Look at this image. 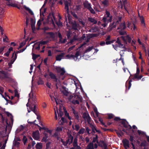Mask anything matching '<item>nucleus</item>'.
I'll return each instance as SVG.
<instances>
[{"label":"nucleus","instance_id":"obj_1","mask_svg":"<svg viewBox=\"0 0 149 149\" xmlns=\"http://www.w3.org/2000/svg\"><path fill=\"white\" fill-rule=\"evenodd\" d=\"M105 13L106 14L104 15L102 19L104 23L102 24V25L104 27L106 26L108 23L111 22L112 20V16L110 15V12L106 10Z\"/></svg>","mask_w":149,"mask_h":149},{"label":"nucleus","instance_id":"obj_2","mask_svg":"<svg viewBox=\"0 0 149 149\" xmlns=\"http://www.w3.org/2000/svg\"><path fill=\"white\" fill-rule=\"evenodd\" d=\"M84 122L90 125V126L93 132L95 133V131L96 130V128L93 124V121L87 112H84Z\"/></svg>","mask_w":149,"mask_h":149},{"label":"nucleus","instance_id":"obj_3","mask_svg":"<svg viewBox=\"0 0 149 149\" xmlns=\"http://www.w3.org/2000/svg\"><path fill=\"white\" fill-rule=\"evenodd\" d=\"M55 110V118L56 120L57 119V114L56 113V110L58 114V117L59 118L60 117V118L61 117V120L59 121V123L60 125H62L63 124V123H65L66 122V120L65 119L63 118L62 117V116H63V112L61 111V107L59 109V112H58L57 107H56V108H54V109Z\"/></svg>","mask_w":149,"mask_h":149},{"label":"nucleus","instance_id":"obj_4","mask_svg":"<svg viewBox=\"0 0 149 149\" xmlns=\"http://www.w3.org/2000/svg\"><path fill=\"white\" fill-rule=\"evenodd\" d=\"M73 99V100L71 101V102L74 104H79V102H81V97L78 95H74V96L73 95H70L69 99L71 100Z\"/></svg>","mask_w":149,"mask_h":149},{"label":"nucleus","instance_id":"obj_5","mask_svg":"<svg viewBox=\"0 0 149 149\" xmlns=\"http://www.w3.org/2000/svg\"><path fill=\"white\" fill-rule=\"evenodd\" d=\"M11 74L3 70L0 71V78L2 79H7L12 81L13 79L10 76Z\"/></svg>","mask_w":149,"mask_h":149},{"label":"nucleus","instance_id":"obj_6","mask_svg":"<svg viewBox=\"0 0 149 149\" xmlns=\"http://www.w3.org/2000/svg\"><path fill=\"white\" fill-rule=\"evenodd\" d=\"M86 8L91 13L93 14H95V12L94 10L92 8L91 4L88 2L87 1H84V9Z\"/></svg>","mask_w":149,"mask_h":149},{"label":"nucleus","instance_id":"obj_7","mask_svg":"<svg viewBox=\"0 0 149 149\" xmlns=\"http://www.w3.org/2000/svg\"><path fill=\"white\" fill-rule=\"evenodd\" d=\"M21 52L20 51H18L16 52H14L13 54L10 61L8 64V68H11L12 67V64L14 63L17 58V54L18 53Z\"/></svg>","mask_w":149,"mask_h":149},{"label":"nucleus","instance_id":"obj_8","mask_svg":"<svg viewBox=\"0 0 149 149\" xmlns=\"http://www.w3.org/2000/svg\"><path fill=\"white\" fill-rule=\"evenodd\" d=\"M48 42L47 41H42L40 42L39 43L35 44L33 47V48L37 50H39L40 47H42V48H44L45 47L44 46H42V45H45Z\"/></svg>","mask_w":149,"mask_h":149},{"label":"nucleus","instance_id":"obj_9","mask_svg":"<svg viewBox=\"0 0 149 149\" xmlns=\"http://www.w3.org/2000/svg\"><path fill=\"white\" fill-rule=\"evenodd\" d=\"M79 52H77L75 54V55L72 54H68L64 56V58L67 59H72L75 61H76L78 58V57L79 56Z\"/></svg>","mask_w":149,"mask_h":149},{"label":"nucleus","instance_id":"obj_10","mask_svg":"<svg viewBox=\"0 0 149 149\" xmlns=\"http://www.w3.org/2000/svg\"><path fill=\"white\" fill-rule=\"evenodd\" d=\"M30 100V99H29L28 103H27L26 105L27 107L29 106V109L28 108H27L28 112L29 113L31 111H33V112L36 115L37 113L36 111V105L33 104H31V105H30L29 103Z\"/></svg>","mask_w":149,"mask_h":149},{"label":"nucleus","instance_id":"obj_11","mask_svg":"<svg viewBox=\"0 0 149 149\" xmlns=\"http://www.w3.org/2000/svg\"><path fill=\"white\" fill-rule=\"evenodd\" d=\"M55 68L58 72L60 73V76H63L61 78L62 80H63L65 78L64 74L65 73L64 68H61L60 67H56Z\"/></svg>","mask_w":149,"mask_h":149},{"label":"nucleus","instance_id":"obj_12","mask_svg":"<svg viewBox=\"0 0 149 149\" xmlns=\"http://www.w3.org/2000/svg\"><path fill=\"white\" fill-rule=\"evenodd\" d=\"M49 76L51 78L54 80V81L56 82V86L57 88H58V86H59L61 85L60 81H57V79L55 75L52 73H50L49 74Z\"/></svg>","mask_w":149,"mask_h":149},{"label":"nucleus","instance_id":"obj_13","mask_svg":"<svg viewBox=\"0 0 149 149\" xmlns=\"http://www.w3.org/2000/svg\"><path fill=\"white\" fill-rule=\"evenodd\" d=\"M124 41L125 43L126 44L127 43V42H128L129 43H130L131 42L132 39L129 35H127L125 36H121L120 37Z\"/></svg>","mask_w":149,"mask_h":149},{"label":"nucleus","instance_id":"obj_14","mask_svg":"<svg viewBox=\"0 0 149 149\" xmlns=\"http://www.w3.org/2000/svg\"><path fill=\"white\" fill-rule=\"evenodd\" d=\"M53 18H54V21H55V19L54 16V15L52 14H49L47 19V22L51 23H52L53 24H54V21Z\"/></svg>","mask_w":149,"mask_h":149},{"label":"nucleus","instance_id":"obj_15","mask_svg":"<svg viewBox=\"0 0 149 149\" xmlns=\"http://www.w3.org/2000/svg\"><path fill=\"white\" fill-rule=\"evenodd\" d=\"M65 53L63 52L58 54L56 57V60L57 61H60L62 59H64Z\"/></svg>","mask_w":149,"mask_h":149},{"label":"nucleus","instance_id":"obj_16","mask_svg":"<svg viewBox=\"0 0 149 149\" xmlns=\"http://www.w3.org/2000/svg\"><path fill=\"white\" fill-rule=\"evenodd\" d=\"M122 121L121 122V123L123 125L124 127L126 128H127L129 130H131L132 127L130 125H127L126 124L125 121L126 120L125 119H122Z\"/></svg>","mask_w":149,"mask_h":149},{"label":"nucleus","instance_id":"obj_17","mask_svg":"<svg viewBox=\"0 0 149 149\" xmlns=\"http://www.w3.org/2000/svg\"><path fill=\"white\" fill-rule=\"evenodd\" d=\"M116 42L118 44L119 47H122L124 49V50H122V51H125L126 48L125 46H123V45L121 43L119 37L118 38L117 40L116 41Z\"/></svg>","mask_w":149,"mask_h":149},{"label":"nucleus","instance_id":"obj_18","mask_svg":"<svg viewBox=\"0 0 149 149\" xmlns=\"http://www.w3.org/2000/svg\"><path fill=\"white\" fill-rule=\"evenodd\" d=\"M39 132L37 131L35 132H34L33 134V139L36 140H38L40 138L39 135Z\"/></svg>","mask_w":149,"mask_h":149},{"label":"nucleus","instance_id":"obj_19","mask_svg":"<svg viewBox=\"0 0 149 149\" xmlns=\"http://www.w3.org/2000/svg\"><path fill=\"white\" fill-rule=\"evenodd\" d=\"M123 146L126 149H127L126 147L128 148H129L130 147V142L128 140L125 139V140L123 141Z\"/></svg>","mask_w":149,"mask_h":149},{"label":"nucleus","instance_id":"obj_20","mask_svg":"<svg viewBox=\"0 0 149 149\" xmlns=\"http://www.w3.org/2000/svg\"><path fill=\"white\" fill-rule=\"evenodd\" d=\"M116 27V25L115 24V22H113L112 23H110L108 28L109 31H111L114 28Z\"/></svg>","mask_w":149,"mask_h":149},{"label":"nucleus","instance_id":"obj_21","mask_svg":"<svg viewBox=\"0 0 149 149\" xmlns=\"http://www.w3.org/2000/svg\"><path fill=\"white\" fill-rule=\"evenodd\" d=\"M126 28L125 23H122L120 25L119 27L117 28L118 29H120V30H124Z\"/></svg>","mask_w":149,"mask_h":149},{"label":"nucleus","instance_id":"obj_22","mask_svg":"<svg viewBox=\"0 0 149 149\" xmlns=\"http://www.w3.org/2000/svg\"><path fill=\"white\" fill-rule=\"evenodd\" d=\"M77 140L76 138L74 139L73 143V146L74 147V148H75L76 149H80V147L77 145Z\"/></svg>","mask_w":149,"mask_h":149},{"label":"nucleus","instance_id":"obj_23","mask_svg":"<svg viewBox=\"0 0 149 149\" xmlns=\"http://www.w3.org/2000/svg\"><path fill=\"white\" fill-rule=\"evenodd\" d=\"M65 9L67 13H69V6H70V3L66 1L65 2Z\"/></svg>","mask_w":149,"mask_h":149},{"label":"nucleus","instance_id":"obj_24","mask_svg":"<svg viewBox=\"0 0 149 149\" xmlns=\"http://www.w3.org/2000/svg\"><path fill=\"white\" fill-rule=\"evenodd\" d=\"M58 36L59 38V42L61 43H64L66 41V39L64 38L63 39H62L61 35L60 33H58Z\"/></svg>","mask_w":149,"mask_h":149},{"label":"nucleus","instance_id":"obj_25","mask_svg":"<svg viewBox=\"0 0 149 149\" xmlns=\"http://www.w3.org/2000/svg\"><path fill=\"white\" fill-rule=\"evenodd\" d=\"M52 132V131L50 130H49L48 129H46L45 130V131L44 132V134L45 135L48 137L49 136H50L51 135V133Z\"/></svg>","mask_w":149,"mask_h":149},{"label":"nucleus","instance_id":"obj_26","mask_svg":"<svg viewBox=\"0 0 149 149\" xmlns=\"http://www.w3.org/2000/svg\"><path fill=\"white\" fill-rule=\"evenodd\" d=\"M23 8L27 11L31 15H34V13L31 10V9L29 8L26 7L25 5L23 6Z\"/></svg>","mask_w":149,"mask_h":149},{"label":"nucleus","instance_id":"obj_27","mask_svg":"<svg viewBox=\"0 0 149 149\" xmlns=\"http://www.w3.org/2000/svg\"><path fill=\"white\" fill-rule=\"evenodd\" d=\"M98 30V28L97 27L95 26L92 27L91 29L89 30V32L92 33L95 32Z\"/></svg>","mask_w":149,"mask_h":149},{"label":"nucleus","instance_id":"obj_28","mask_svg":"<svg viewBox=\"0 0 149 149\" xmlns=\"http://www.w3.org/2000/svg\"><path fill=\"white\" fill-rule=\"evenodd\" d=\"M132 81V80H130L128 82L127 81L125 84V86L126 88H127V86H128V90H129L130 87L131 86L132 84L131 83V82Z\"/></svg>","mask_w":149,"mask_h":149},{"label":"nucleus","instance_id":"obj_29","mask_svg":"<svg viewBox=\"0 0 149 149\" xmlns=\"http://www.w3.org/2000/svg\"><path fill=\"white\" fill-rule=\"evenodd\" d=\"M7 2V4L8 6H10L13 7H15V5L12 3V0H5Z\"/></svg>","mask_w":149,"mask_h":149},{"label":"nucleus","instance_id":"obj_30","mask_svg":"<svg viewBox=\"0 0 149 149\" xmlns=\"http://www.w3.org/2000/svg\"><path fill=\"white\" fill-rule=\"evenodd\" d=\"M42 147V144L41 143H38L36 145V149H41Z\"/></svg>","mask_w":149,"mask_h":149},{"label":"nucleus","instance_id":"obj_31","mask_svg":"<svg viewBox=\"0 0 149 149\" xmlns=\"http://www.w3.org/2000/svg\"><path fill=\"white\" fill-rule=\"evenodd\" d=\"M63 90L62 91V92L63 94L65 96H68L69 95V92L66 90L65 88H63Z\"/></svg>","mask_w":149,"mask_h":149},{"label":"nucleus","instance_id":"obj_32","mask_svg":"<svg viewBox=\"0 0 149 149\" xmlns=\"http://www.w3.org/2000/svg\"><path fill=\"white\" fill-rule=\"evenodd\" d=\"M73 140V137L71 135L69 136L68 138L66 140L68 143L70 144L72 142Z\"/></svg>","mask_w":149,"mask_h":149},{"label":"nucleus","instance_id":"obj_33","mask_svg":"<svg viewBox=\"0 0 149 149\" xmlns=\"http://www.w3.org/2000/svg\"><path fill=\"white\" fill-rule=\"evenodd\" d=\"M102 3L105 6H108L109 5V0H104L102 1Z\"/></svg>","mask_w":149,"mask_h":149},{"label":"nucleus","instance_id":"obj_34","mask_svg":"<svg viewBox=\"0 0 149 149\" xmlns=\"http://www.w3.org/2000/svg\"><path fill=\"white\" fill-rule=\"evenodd\" d=\"M88 20L89 21L93 23L94 24H96L97 23V21L93 18L89 17L88 18Z\"/></svg>","mask_w":149,"mask_h":149},{"label":"nucleus","instance_id":"obj_35","mask_svg":"<svg viewBox=\"0 0 149 149\" xmlns=\"http://www.w3.org/2000/svg\"><path fill=\"white\" fill-rule=\"evenodd\" d=\"M75 46L74 45L72 47H70L68 49V52L69 53H73V52H74V50L73 49L75 47Z\"/></svg>","mask_w":149,"mask_h":149},{"label":"nucleus","instance_id":"obj_36","mask_svg":"<svg viewBox=\"0 0 149 149\" xmlns=\"http://www.w3.org/2000/svg\"><path fill=\"white\" fill-rule=\"evenodd\" d=\"M31 25L32 29L35 28V21L33 18L31 19Z\"/></svg>","mask_w":149,"mask_h":149},{"label":"nucleus","instance_id":"obj_37","mask_svg":"<svg viewBox=\"0 0 149 149\" xmlns=\"http://www.w3.org/2000/svg\"><path fill=\"white\" fill-rule=\"evenodd\" d=\"M124 30H120L118 32L119 34L121 36H123L125 35H127V32L124 31Z\"/></svg>","mask_w":149,"mask_h":149},{"label":"nucleus","instance_id":"obj_38","mask_svg":"<svg viewBox=\"0 0 149 149\" xmlns=\"http://www.w3.org/2000/svg\"><path fill=\"white\" fill-rule=\"evenodd\" d=\"M42 19H40L38 21L37 24V26H38L37 29L39 30L40 29V26L41 25L42 23Z\"/></svg>","mask_w":149,"mask_h":149},{"label":"nucleus","instance_id":"obj_39","mask_svg":"<svg viewBox=\"0 0 149 149\" xmlns=\"http://www.w3.org/2000/svg\"><path fill=\"white\" fill-rule=\"evenodd\" d=\"M86 149H94L93 143H90Z\"/></svg>","mask_w":149,"mask_h":149},{"label":"nucleus","instance_id":"obj_40","mask_svg":"<svg viewBox=\"0 0 149 149\" xmlns=\"http://www.w3.org/2000/svg\"><path fill=\"white\" fill-rule=\"evenodd\" d=\"M36 120H35L34 122H28L29 123H30L31 124H34L35 125H37L39 127V129L40 130L41 129H44L45 130L46 129L45 128V127H40L37 124H36L35 123V122L36 121Z\"/></svg>","mask_w":149,"mask_h":149},{"label":"nucleus","instance_id":"obj_41","mask_svg":"<svg viewBox=\"0 0 149 149\" xmlns=\"http://www.w3.org/2000/svg\"><path fill=\"white\" fill-rule=\"evenodd\" d=\"M93 46L89 47L85 51H84V53L90 51L93 49Z\"/></svg>","mask_w":149,"mask_h":149},{"label":"nucleus","instance_id":"obj_42","mask_svg":"<svg viewBox=\"0 0 149 149\" xmlns=\"http://www.w3.org/2000/svg\"><path fill=\"white\" fill-rule=\"evenodd\" d=\"M85 34H84V45H86V43L88 42L90 39V38H87V37H86L85 36Z\"/></svg>","mask_w":149,"mask_h":149},{"label":"nucleus","instance_id":"obj_43","mask_svg":"<svg viewBox=\"0 0 149 149\" xmlns=\"http://www.w3.org/2000/svg\"><path fill=\"white\" fill-rule=\"evenodd\" d=\"M98 139V136L97 135H95V137H94L93 138V143H95L96 141L98 143V141L97 140Z\"/></svg>","mask_w":149,"mask_h":149},{"label":"nucleus","instance_id":"obj_44","mask_svg":"<svg viewBox=\"0 0 149 149\" xmlns=\"http://www.w3.org/2000/svg\"><path fill=\"white\" fill-rule=\"evenodd\" d=\"M74 9L75 10H79L81 9V6H76L74 7Z\"/></svg>","mask_w":149,"mask_h":149},{"label":"nucleus","instance_id":"obj_45","mask_svg":"<svg viewBox=\"0 0 149 149\" xmlns=\"http://www.w3.org/2000/svg\"><path fill=\"white\" fill-rule=\"evenodd\" d=\"M73 128L77 131H78L80 128L79 125H75L74 126V125L72 126Z\"/></svg>","mask_w":149,"mask_h":149},{"label":"nucleus","instance_id":"obj_46","mask_svg":"<svg viewBox=\"0 0 149 149\" xmlns=\"http://www.w3.org/2000/svg\"><path fill=\"white\" fill-rule=\"evenodd\" d=\"M63 109H64V111L65 112V116L66 117H67L69 119H71V117L69 116L68 113H67V111H66L64 109V107H63Z\"/></svg>","mask_w":149,"mask_h":149},{"label":"nucleus","instance_id":"obj_47","mask_svg":"<svg viewBox=\"0 0 149 149\" xmlns=\"http://www.w3.org/2000/svg\"><path fill=\"white\" fill-rule=\"evenodd\" d=\"M146 141H144L143 142H141L140 146L141 147L143 146L145 147L146 146Z\"/></svg>","mask_w":149,"mask_h":149},{"label":"nucleus","instance_id":"obj_48","mask_svg":"<svg viewBox=\"0 0 149 149\" xmlns=\"http://www.w3.org/2000/svg\"><path fill=\"white\" fill-rule=\"evenodd\" d=\"M77 25L75 23H73L72 25V28L76 30L77 29Z\"/></svg>","mask_w":149,"mask_h":149},{"label":"nucleus","instance_id":"obj_49","mask_svg":"<svg viewBox=\"0 0 149 149\" xmlns=\"http://www.w3.org/2000/svg\"><path fill=\"white\" fill-rule=\"evenodd\" d=\"M55 99V102H56V104L57 105H58H58H59V106L60 107H60H61V105L62 104H60V103H59V100H58V99H55V98H54Z\"/></svg>","mask_w":149,"mask_h":149},{"label":"nucleus","instance_id":"obj_50","mask_svg":"<svg viewBox=\"0 0 149 149\" xmlns=\"http://www.w3.org/2000/svg\"><path fill=\"white\" fill-rule=\"evenodd\" d=\"M47 138H48L47 136H45L43 138V139H42V140L41 141L42 142H46L47 140Z\"/></svg>","mask_w":149,"mask_h":149},{"label":"nucleus","instance_id":"obj_51","mask_svg":"<svg viewBox=\"0 0 149 149\" xmlns=\"http://www.w3.org/2000/svg\"><path fill=\"white\" fill-rule=\"evenodd\" d=\"M46 9L45 8H42L40 9V13L43 15V11L44 13H45L46 12Z\"/></svg>","mask_w":149,"mask_h":149},{"label":"nucleus","instance_id":"obj_52","mask_svg":"<svg viewBox=\"0 0 149 149\" xmlns=\"http://www.w3.org/2000/svg\"><path fill=\"white\" fill-rule=\"evenodd\" d=\"M121 17H119L118 20L116 22H115V24L116 26V25H118L119 24V22L121 21Z\"/></svg>","mask_w":149,"mask_h":149},{"label":"nucleus","instance_id":"obj_53","mask_svg":"<svg viewBox=\"0 0 149 149\" xmlns=\"http://www.w3.org/2000/svg\"><path fill=\"white\" fill-rule=\"evenodd\" d=\"M56 24L58 25L59 27L61 26H62V22L59 21L58 22H56V21H55Z\"/></svg>","mask_w":149,"mask_h":149},{"label":"nucleus","instance_id":"obj_54","mask_svg":"<svg viewBox=\"0 0 149 149\" xmlns=\"http://www.w3.org/2000/svg\"><path fill=\"white\" fill-rule=\"evenodd\" d=\"M114 116V115L112 114H109L108 115V118L111 119Z\"/></svg>","mask_w":149,"mask_h":149},{"label":"nucleus","instance_id":"obj_55","mask_svg":"<svg viewBox=\"0 0 149 149\" xmlns=\"http://www.w3.org/2000/svg\"><path fill=\"white\" fill-rule=\"evenodd\" d=\"M8 38L7 36H5L3 38V40L4 42H8Z\"/></svg>","mask_w":149,"mask_h":149},{"label":"nucleus","instance_id":"obj_56","mask_svg":"<svg viewBox=\"0 0 149 149\" xmlns=\"http://www.w3.org/2000/svg\"><path fill=\"white\" fill-rule=\"evenodd\" d=\"M141 23L142 24H143L144 26H145V23L144 22V20L143 19V17H142V18H141Z\"/></svg>","mask_w":149,"mask_h":149},{"label":"nucleus","instance_id":"obj_57","mask_svg":"<svg viewBox=\"0 0 149 149\" xmlns=\"http://www.w3.org/2000/svg\"><path fill=\"white\" fill-rule=\"evenodd\" d=\"M84 132V129H81L79 131V132L78 133L79 134H83Z\"/></svg>","mask_w":149,"mask_h":149},{"label":"nucleus","instance_id":"obj_58","mask_svg":"<svg viewBox=\"0 0 149 149\" xmlns=\"http://www.w3.org/2000/svg\"><path fill=\"white\" fill-rule=\"evenodd\" d=\"M49 34L50 36L52 38H55V34L54 33L50 32L49 33Z\"/></svg>","mask_w":149,"mask_h":149},{"label":"nucleus","instance_id":"obj_59","mask_svg":"<svg viewBox=\"0 0 149 149\" xmlns=\"http://www.w3.org/2000/svg\"><path fill=\"white\" fill-rule=\"evenodd\" d=\"M61 142L63 144L64 146H66L68 143V142L66 141V142L64 141L62 139H61Z\"/></svg>","mask_w":149,"mask_h":149},{"label":"nucleus","instance_id":"obj_60","mask_svg":"<svg viewBox=\"0 0 149 149\" xmlns=\"http://www.w3.org/2000/svg\"><path fill=\"white\" fill-rule=\"evenodd\" d=\"M38 55L33 54L32 58L33 60H35L38 56Z\"/></svg>","mask_w":149,"mask_h":149},{"label":"nucleus","instance_id":"obj_61","mask_svg":"<svg viewBox=\"0 0 149 149\" xmlns=\"http://www.w3.org/2000/svg\"><path fill=\"white\" fill-rule=\"evenodd\" d=\"M4 12L3 9L1 8H0V15H2Z\"/></svg>","mask_w":149,"mask_h":149},{"label":"nucleus","instance_id":"obj_62","mask_svg":"<svg viewBox=\"0 0 149 149\" xmlns=\"http://www.w3.org/2000/svg\"><path fill=\"white\" fill-rule=\"evenodd\" d=\"M50 143L49 142L46 144V149H49Z\"/></svg>","mask_w":149,"mask_h":149},{"label":"nucleus","instance_id":"obj_63","mask_svg":"<svg viewBox=\"0 0 149 149\" xmlns=\"http://www.w3.org/2000/svg\"><path fill=\"white\" fill-rule=\"evenodd\" d=\"M94 111L95 113L96 116H97L98 115V112L97 111V108H95L94 109Z\"/></svg>","mask_w":149,"mask_h":149},{"label":"nucleus","instance_id":"obj_64","mask_svg":"<svg viewBox=\"0 0 149 149\" xmlns=\"http://www.w3.org/2000/svg\"><path fill=\"white\" fill-rule=\"evenodd\" d=\"M62 128L61 127H58L56 129V131L58 132H60L62 131Z\"/></svg>","mask_w":149,"mask_h":149}]
</instances>
